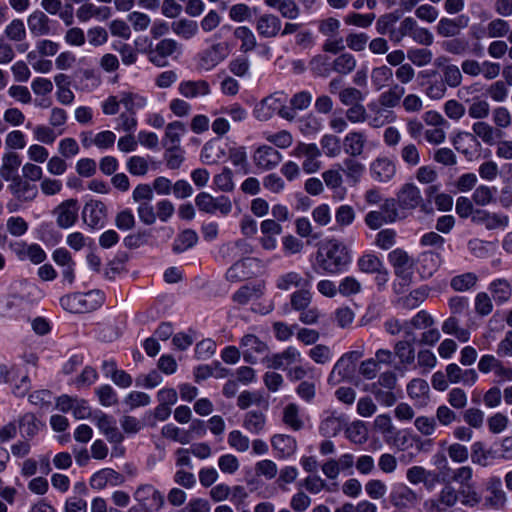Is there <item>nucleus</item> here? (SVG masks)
I'll return each mask as SVG.
<instances>
[{
    "mask_svg": "<svg viewBox=\"0 0 512 512\" xmlns=\"http://www.w3.org/2000/svg\"><path fill=\"white\" fill-rule=\"evenodd\" d=\"M93 421L110 443L120 444L124 440V435L116 426L112 416L99 411L94 414Z\"/></svg>",
    "mask_w": 512,
    "mask_h": 512,
    "instance_id": "nucleus-8",
    "label": "nucleus"
},
{
    "mask_svg": "<svg viewBox=\"0 0 512 512\" xmlns=\"http://www.w3.org/2000/svg\"><path fill=\"white\" fill-rule=\"evenodd\" d=\"M443 77L441 80L444 84L452 88L458 87L462 83V73L458 66L454 64L444 66Z\"/></svg>",
    "mask_w": 512,
    "mask_h": 512,
    "instance_id": "nucleus-62",
    "label": "nucleus"
},
{
    "mask_svg": "<svg viewBox=\"0 0 512 512\" xmlns=\"http://www.w3.org/2000/svg\"><path fill=\"white\" fill-rule=\"evenodd\" d=\"M273 448L278 451L282 457H287L293 454L296 450V441L293 437L278 434L273 436L272 440Z\"/></svg>",
    "mask_w": 512,
    "mask_h": 512,
    "instance_id": "nucleus-38",
    "label": "nucleus"
},
{
    "mask_svg": "<svg viewBox=\"0 0 512 512\" xmlns=\"http://www.w3.org/2000/svg\"><path fill=\"white\" fill-rule=\"evenodd\" d=\"M497 189L487 185H479L472 194V201L481 207L488 206L495 201Z\"/></svg>",
    "mask_w": 512,
    "mask_h": 512,
    "instance_id": "nucleus-40",
    "label": "nucleus"
},
{
    "mask_svg": "<svg viewBox=\"0 0 512 512\" xmlns=\"http://www.w3.org/2000/svg\"><path fill=\"white\" fill-rule=\"evenodd\" d=\"M407 57L417 67H423L432 61L433 54L426 48H414L408 50Z\"/></svg>",
    "mask_w": 512,
    "mask_h": 512,
    "instance_id": "nucleus-63",
    "label": "nucleus"
},
{
    "mask_svg": "<svg viewBox=\"0 0 512 512\" xmlns=\"http://www.w3.org/2000/svg\"><path fill=\"white\" fill-rule=\"evenodd\" d=\"M442 49L453 55H464L469 49V42L465 38L453 37L441 43Z\"/></svg>",
    "mask_w": 512,
    "mask_h": 512,
    "instance_id": "nucleus-49",
    "label": "nucleus"
},
{
    "mask_svg": "<svg viewBox=\"0 0 512 512\" xmlns=\"http://www.w3.org/2000/svg\"><path fill=\"white\" fill-rule=\"evenodd\" d=\"M234 37L241 42L240 51L247 53L256 47V37L251 29L246 26H239L234 30Z\"/></svg>",
    "mask_w": 512,
    "mask_h": 512,
    "instance_id": "nucleus-35",
    "label": "nucleus"
},
{
    "mask_svg": "<svg viewBox=\"0 0 512 512\" xmlns=\"http://www.w3.org/2000/svg\"><path fill=\"white\" fill-rule=\"evenodd\" d=\"M171 29L175 35L189 40L198 33L199 27L196 21L182 18L172 22Z\"/></svg>",
    "mask_w": 512,
    "mask_h": 512,
    "instance_id": "nucleus-27",
    "label": "nucleus"
},
{
    "mask_svg": "<svg viewBox=\"0 0 512 512\" xmlns=\"http://www.w3.org/2000/svg\"><path fill=\"white\" fill-rule=\"evenodd\" d=\"M88 294L75 293L72 295L63 296L60 299L61 306L72 313H80L86 310V297Z\"/></svg>",
    "mask_w": 512,
    "mask_h": 512,
    "instance_id": "nucleus-36",
    "label": "nucleus"
},
{
    "mask_svg": "<svg viewBox=\"0 0 512 512\" xmlns=\"http://www.w3.org/2000/svg\"><path fill=\"white\" fill-rule=\"evenodd\" d=\"M287 95L284 92L277 91L267 96L261 101L260 115L261 120H268L274 114L285 120L293 121L296 117V113L286 106Z\"/></svg>",
    "mask_w": 512,
    "mask_h": 512,
    "instance_id": "nucleus-2",
    "label": "nucleus"
},
{
    "mask_svg": "<svg viewBox=\"0 0 512 512\" xmlns=\"http://www.w3.org/2000/svg\"><path fill=\"white\" fill-rule=\"evenodd\" d=\"M395 119L396 116L392 110L382 108L381 106L374 110V114L372 116H367L368 124L373 128L383 127L386 124L394 122Z\"/></svg>",
    "mask_w": 512,
    "mask_h": 512,
    "instance_id": "nucleus-41",
    "label": "nucleus"
},
{
    "mask_svg": "<svg viewBox=\"0 0 512 512\" xmlns=\"http://www.w3.org/2000/svg\"><path fill=\"white\" fill-rule=\"evenodd\" d=\"M371 177L378 182H389L396 174V165L388 157H378L370 164Z\"/></svg>",
    "mask_w": 512,
    "mask_h": 512,
    "instance_id": "nucleus-10",
    "label": "nucleus"
},
{
    "mask_svg": "<svg viewBox=\"0 0 512 512\" xmlns=\"http://www.w3.org/2000/svg\"><path fill=\"white\" fill-rule=\"evenodd\" d=\"M397 202L403 210H413L421 205L423 198L419 188L412 184H404L397 193Z\"/></svg>",
    "mask_w": 512,
    "mask_h": 512,
    "instance_id": "nucleus-11",
    "label": "nucleus"
},
{
    "mask_svg": "<svg viewBox=\"0 0 512 512\" xmlns=\"http://www.w3.org/2000/svg\"><path fill=\"white\" fill-rule=\"evenodd\" d=\"M341 171L344 172L347 179L357 183L365 171V166L353 157H349L343 160Z\"/></svg>",
    "mask_w": 512,
    "mask_h": 512,
    "instance_id": "nucleus-39",
    "label": "nucleus"
},
{
    "mask_svg": "<svg viewBox=\"0 0 512 512\" xmlns=\"http://www.w3.org/2000/svg\"><path fill=\"white\" fill-rule=\"evenodd\" d=\"M225 157L224 148L217 142H207L201 151L203 163L212 165L220 162Z\"/></svg>",
    "mask_w": 512,
    "mask_h": 512,
    "instance_id": "nucleus-31",
    "label": "nucleus"
},
{
    "mask_svg": "<svg viewBox=\"0 0 512 512\" xmlns=\"http://www.w3.org/2000/svg\"><path fill=\"white\" fill-rule=\"evenodd\" d=\"M478 280L476 274L467 272L461 275L454 276L451 279L450 285L455 291H467L472 288Z\"/></svg>",
    "mask_w": 512,
    "mask_h": 512,
    "instance_id": "nucleus-55",
    "label": "nucleus"
},
{
    "mask_svg": "<svg viewBox=\"0 0 512 512\" xmlns=\"http://www.w3.org/2000/svg\"><path fill=\"white\" fill-rule=\"evenodd\" d=\"M366 142L367 138L365 133L359 131L350 132L345 136L343 141L344 151L353 158L360 156L364 151Z\"/></svg>",
    "mask_w": 512,
    "mask_h": 512,
    "instance_id": "nucleus-23",
    "label": "nucleus"
},
{
    "mask_svg": "<svg viewBox=\"0 0 512 512\" xmlns=\"http://www.w3.org/2000/svg\"><path fill=\"white\" fill-rule=\"evenodd\" d=\"M283 420L286 425L295 431L302 429L304 426V422L299 416V408L294 403H290L284 408Z\"/></svg>",
    "mask_w": 512,
    "mask_h": 512,
    "instance_id": "nucleus-52",
    "label": "nucleus"
},
{
    "mask_svg": "<svg viewBox=\"0 0 512 512\" xmlns=\"http://www.w3.org/2000/svg\"><path fill=\"white\" fill-rule=\"evenodd\" d=\"M428 392L429 385L423 379H412L407 385V393L412 399H426Z\"/></svg>",
    "mask_w": 512,
    "mask_h": 512,
    "instance_id": "nucleus-61",
    "label": "nucleus"
},
{
    "mask_svg": "<svg viewBox=\"0 0 512 512\" xmlns=\"http://www.w3.org/2000/svg\"><path fill=\"white\" fill-rule=\"evenodd\" d=\"M354 372L355 367L346 358L340 357L330 372L327 382L331 386H336L343 381H350Z\"/></svg>",
    "mask_w": 512,
    "mask_h": 512,
    "instance_id": "nucleus-20",
    "label": "nucleus"
},
{
    "mask_svg": "<svg viewBox=\"0 0 512 512\" xmlns=\"http://www.w3.org/2000/svg\"><path fill=\"white\" fill-rule=\"evenodd\" d=\"M229 159L236 168V173L247 175L250 172V165L247 160L245 147H233L229 149Z\"/></svg>",
    "mask_w": 512,
    "mask_h": 512,
    "instance_id": "nucleus-30",
    "label": "nucleus"
},
{
    "mask_svg": "<svg viewBox=\"0 0 512 512\" xmlns=\"http://www.w3.org/2000/svg\"><path fill=\"white\" fill-rule=\"evenodd\" d=\"M416 24V20L412 17L404 18L395 31L391 33V41L395 43H400L404 37H411L414 26Z\"/></svg>",
    "mask_w": 512,
    "mask_h": 512,
    "instance_id": "nucleus-56",
    "label": "nucleus"
},
{
    "mask_svg": "<svg viewBox=\"0 0 512 512\" xmlns=\"http://www.w3.org/2000/svg\"><path fill=\"white\" fill-rule=\"evenodd\" d=\"M316 261L324 272L335 275L348 266L351 258L347 247L342 242L332 239L319 249Z\"/></svg>",
    "mask_w": 512,
    "mask_h": 512,
    "instance_id": "nucleus-1",
    "label": "nucleus"
},
{
    "mask_svg": "<svg viewBox=\"0 0 512 512\" xmlns=\"http://www.w3.org/2000/svg\"><path fill=\"white\" fill-rule=\"evenodd\" d=\"M389 502L397 509H411L418 503L417 494L405 484H396L389 494Z\"/></svg>",
    "mask_w": 512,
    "mask_h": 512,
    "instance_id": "nucleus-5",
    "label": "nucleus"
},
{
    "mask_svg": "<svg viewBox=\"0 0 512 512\" xmlns=\"http://www.w3.org/2000/svg\"><path fill=\"white\" fill-rule=\"evenodd\" d=\"M356 59L350 53H342L335 58L332 64V70L341 75H347L356 68Z\"/></svg>",
    "mask_w": 512,
    "mask_h": 512,
    "instance_id": "nucleus-43",
    "label": "nucleus"
},
{
    "mask_svg": "<svg viewBox=\"0 0 512 512\" xmlns=\"http://www.w3.org/2000/svg\"><path fill=\"white\" fill-rule=\"evenodd\" d=\"M490 290L494 300L499 303L506 302L512 294V287L505 279H497L493 281L490 284Z\"/></svg>",
    "mask_w": 512,
    "mask_h": 512,
    "instance_id": "nucleus-47",
    "label": "nucleus"
},
{
    "mask_svg": "<svg viewBox=\"0 0 512 512\" xmlns=\"http://www.w3.org/2000/svg\"><path fill=\"white\" fill-rule=\"evenodd\" d=\"M471 128L473 133L466 134L473 139H481L483 143L489 146L494 145L502 134L501 131L484 120L474 122Z\"/></svg>",
    "mask_w": 512,
    "mask_h": 512,
    "instance_id": "nucleus-14",
    "label": "nucleus"
},
{
    "mask_svg": "<svg viewBox=\"0 0 512 512\" xmlns=\"http://www.w3.org/2000/svg\"><path fill=\"white\" fill-rule=\"evenodd\" d=\"M124 482V477L117 471L105 468L96 472L90 480L92 488L103 489L107 484L113 486L121 485Z\"/></svg>",
    "mask_w": 512,
    "mask_h": 512,
    "instance_id": "nucleus-22",
    "label": "nucleus"
},
{
    "mask_svg": "<svg viewBox=\"0 0 512 512\" xmlns=\"http://www.w3.org/2000/svg\"><path fill=\"white\" fill-rule=\"evenodd\" d=\"M51 20L40 10L32 12L27 18V25L30 33L35 37L49 35L51 32Z\"/></svg>",
    "mask_w": 512,
    "mask_h": 512,
    "instance_id": "nucleus-21",
    "label": "nucleus"
},
{
    "mask_svg": "<svg viewBox=\"0 0 512 512\" xmlns=\"http://www.w3.org/2000/svg\"><path fill=\"white\" fill-rule=\"evenodd\" d=\"M179 49V43L171 38L160 40L154 49L149 52V60L158 67L167 64L166 58L174 54Z\"/></svg>",
    "mask_w": 512,
    "mask_h": 512,
    "instance_id": "nucleus-9",
    "label": "nucleus"
},
{
    "mask_svg": "<svg viewBox=\"0 0 512 512\" xmlns=\"http://www.w3.org/2000/svg\"><path fill=\"white\" fill-rule=\"evenodd\" d=\"M312 302V293L310 288H303L293 292L290 296V304L293 310L301 311L310 306Z\"/></svg>",
    "mask_w": 512,
    "mask_h": 512,
    "instance_id": "nucleus-48",
    "label": "nucleus"
},
{
    "mask_svg": "<svg viewBox=\"0 0 512 512\" xmlns=\"http://www.w3.org/2000/svg\"><path fill=\"white\" fill-rule=\"evenodd\" d=\"M19 427L22 430L24 436L32 438L35 436L40 428V422L32 413L24 414L19 420Z\"/></svg>",
    "mask_w": 512,
    "mask_h": 512,
    "instance_id": "nucleus-60",
    "label": "nucleus"
},
{
    "mask_svg": "<svg viewBox=\"0 0 512 512\" xmlns=\"http://www.w3.org/2000/svg\"><path fill=\"white\" fill-rule=\"evenodd\" d=\"M394 358L397 357L399 363L395 369L404 373L415 362V349L407 341H397L394 345Z\"/></svg>",
    "mask_w": 512,
    "mask_h": 512,
    "instance_id": "nucleus-19",
    "label": "nucleus"
},
{
    "mask_svg": "<svg viewBox=\"0 0 512 512\" xmlns=\"http://www.w3.org/2000/svg\"><path fill=\"white\" fill-rule=\"evenodd\" d=\"M312 281L313 275L310 272H306L302 275L296 271H289L278 277L276 287L282 291L291 289L301 290L303 288H311Z\"/></svg>",
    "mask_w": 512,
    "mask_h": 512,
    "instance_id": "nucleus-7",
    "label": "nucleus"
},
{
    "mask_svg": "<svg viewBox=\"0 0 512 512\" xmlns=\"http://www.w3.org/2000/svg\"><path fill=\"white\" fill-rule=\"evenodd\" d=\"M161 434L165 438L172 439L181 444H188L191 441L190 431H182L173 424H167L162 427Z\"/></svg>",
    "mask_w": 512,
    "mask_h": 512,
    "instance_id": "nucleus-54",
    "label": "nucleus"
},
{
    "mask_svg": "<svg viewBox=\"0 0 512 512\" xmlns=\"http://www.w3.org/2000/svg\"><path fill=\"white\" fill-rule=\"evenodd\" d=\"M137 503H141L155 511L163 508L165 503L164 495L152 484H140L133 493Z\"/></svg>",
    "mask_w": 512,
    "mask_h": 512,
    "instance_id": "nucleus-4",
    "label": "nucleus"
},
{
    "mask_svg": "<svg viewBox=\"0 0 512 512\" xmlns=\"http://www.w3.org/2000/svg\"><path fill=\"white\" fill-rule=\"evenodd\" d=\"M126 168L133 176H144L149 171V163L145 157L131 156L126 162Z\"/></svg>",
    "mask_w": 512,
    "mask_h": 512,
    "instance_id": "nucleus-58",
    "label": "nucleus"
},
{
    "mask_svg": "<svg viewBox=\"0 0 512 512\" xmlns=\"http://www.w3.org/2000/svg\"><path fill=\"white\" fill-rule=\"evenodd\" d=\"M468 103V115L470 118L480 121L486 119L490 114V104L479 96L466 100Z\"/></svg>",
    "mask_w": 512,
    "mask_h": 512,
    "instance_id": "nucleus-28",
    "label": "nucleus"
},
{
    "mask_svg": "<svg viewBox=\"0 0 512 512\" xmlns=\"http://www.w3.org/2000/svg\"><path fill=\"white\" fill-rule=\"evenodd\" d=\"M186 132L184 123L174 121L169 123L165 129V136L163 138V146L169 150H179V145L182 135Z\"/></svg>",
    "mask_w": 512,
    "mask_h": 512,
    "instance_id": "nucleus-25",
    "label": "nucleus"
},
{
    "mask_svg": "<svg viewBox=\"0 0 512 512\" xmlns=\"http://www.w3.org/2000/svg\"><path fill=\"white\" fill-rule=\"evenodd\" d=\"M428 76L432 79L427 82L426 95L433 100L443 98L447 92V87L441 78H437L438 72L435 70L431 71Z\"/></svg>",
    "mask_w": 512,
    "mask_h": 512,
    "instance_id": "nucleus-37",
    "label": "nucleus"
},
{
    "mask_svg": "<svg viewBox=\"0 0 512 512\" xmlns=\"http://www.w3.org/2000/svg\"><path fill=\"white\" fill-rule=\"evenodd\" d=\"M76 16L81 22H86L92 17L108 19L110 17V8L97 7L92 3H85L77 9Z\"/></svg>",
    "mask_w": 512,
    "mask_h": 512,
    "instance_id": "nucleus-29",
    "label": "nucleus"
},
{
    "mask_svg": "<svg viewBox=\"0 0 512 512\" xmlns=\"http://www.w3.org/2000/svg\"><path fill=\"white\" fill-rule=\"evenodd\" d=\"M78 201L76 199H67L60 203L54 210L56 223L62 229L72 227L78 219Z\"/></svg>",
    "mask_w": 512,
    "mask_h": 512,
    "instance_id": "nucleus-6",
    "label": "nucleus"
},
{
    "mask_svg": "<svg viewBox=\"0 0 512 512\" xmlns=\"http://www.w3.org/2000/svg\"><path fill=\"white\" fill-rule=\"evenodd\" d=\"M299 129L304 135H313L322 128L321 120L313 114H307L298 121Z\"/></svg>",
    "mask_w": 512,
    "mask_h": 512,
    "instance_id": "nucleus-59",
    "label": "nucleus"
},
{
    "mask_svg": "<svg viewBox=\"0 0 512 512\" xmlns=\"http://www.w3.org/2000/svg\"><path fill=\"white\" fill-rule=\"evenodd\" d=\"M488 491L492 494L490 498L487 499V501L495 507L502 506L506 502V494L504 490L502 489V482L501 479L498 477H493L489 480Z\"/></svg>",
    "mask_w": 512,
    "mask_h": 512,
    "instance_id": "nucleus-44",
    "label": "nucleus"
},
{
    "mask_svg": "<svg viewBox=\"0 0 512 512\" xmlns=\"http://www.w3.org/2000/svg\"><path fill=\"white\" fill-rule=\"evenodd\" d=\"M473 222L483 224L487 230L506 228L509 224V217L504 214L491 213L487 210L476 209L473 213Z\"/></svg>",
    "mask_w": 512,
    "mask_h": 512,
    "instance_id": "nucleus-12",
    "label": "nucleus"
},
{
    "mask_svg": "<svg viewBox=\"0 0 512 512\" xmlns=\"http://www.w3.org/2000/svg\"><path fill=\"white\" fill-rule=\"evenodd\" d=\"M105 217L106 206L101 201H90L84 206L82 218L89 227H101Z\"/></svg>",
    "mask_w": 512,
    "mask_h": 512,
    "instance_id": "nucleus-16",
    "label": "nucleus"
},
{
    "mask_svg": "<svg viewBox=\"0 0 512 512\" xmlns=\"http://www.w3.org/2000/svg\"><path fill=\"white\" fill-rule=\"evenodd\" d=\"M404 94L405 88L402 85L395 83L391 85L388 90L382 92L379 95V106L388 110H392L393 108L400 105Z\"/></svg>",
    "mask_w": 512,
    "mask_h": 512,
    "instance_id": "nucleus-24",
    "label": "nucleus"
},
{
    "mask_svg": "<svg viewBox=\"0 0 512 512\" xmlns=\"http://www.w3.org/2000/svg\"><path fill=\"white\" fill-rule=\"evenodd\" d=\"M293 156L303 159L302 169L307 174L316 173L321 168V151L315 143H298L293 150Z\"/></svg>",
    "mask_w": 512,
    "mask_h": 512,
    "instance_id": "nucleus-3",
    "label": "nucleus"
},
{
    "mask_svg": "<svg viewBox=\"0 0 512 512\" xmlns=\"http://www.w3.org/2000/svg\"><path fill=\"white\" fill-rule=\"evenodd\" d=\"M281 160L282 155L276 148L267 145L258 147V167L270 170L275 168Z\"/></svg>",
    "mask_w": 512,
    "mask_h": 512,
    "instance_id": "nucleus-26",
    "label": "nucleus"
},
{
    "mask_svg": "<svg viewBox=\"0 0 512 512\" xmlns=\"http://www.w3.org/2000/svg\"><path fill=\"white\" fill-rule=\"evenodd\" d=\"M10 181L9 190L17 200L31 202L37 197V187L23 180L20 176H14Z\"/></svg>",
    "mask_w": 512,
    "mask_h": 512,
    "instance_id": "nucleus-15",
    "label": "nucleus"
},
{
    "mask_svg": "<svg viewBox=\"0 0 512 512\" xmlns=\"http://www.w3.org/2000/svg\"><path fill=\"white\" fill-rule=\"evenodd\" d=\"M428 296V289L421 287L411 291L407 296L403 297L400 301L403 308L414 309L418 307Z\"/></svg>",
    "mask_w": 512,
    "mask_h": 512,
    "instance_id": "nucleus-57",
    "label": "nucleus"
},
{
    "mask_svg": "<svg viewBox=\"0 0 512 512\" xmlns=\"http://www.w3.org/2000/svg\"><path fill=\"white\" fill-rule=\"evenodd\" d=\"M21 165V159L15 152L4 154L2 158V166L0 168V175L3 179L9 181L14 176L13 174L18 170Z\"/></svg>",
    "mask_w": 512,
    "mask_h": 512,
    "instance_id": "nucleus-34",
    "label": "nucleus"
},
{
    "mask_svg": "<svg viewBox=\"0 0 512 512\" xmlns=\"http://www.w3.org/2000/svg\"><path fill=\"white\" fill-rule=\"evenodd\" d=\"M359 270L366 274H374L384 266L383 262L374 254H365L357 261Z\"/></svg>",
    "mask_w": 512,
    "mask_h": 512,
    "instance_id": "nucleus-51",
    "label": "nucleus"
},
{
    "mask_svg": "<svg viewBox=\"0 0 512 512\" xmlns=\"http://www.w3.org/2000/svg\"><path fill=\"white\" fill-rule=\"evenodd\" d=\"M227 55V47L224 43L213 44L201 54L199 65L202 69L209 71L221 63Z\"/></svg>",
    "mask_w": 512,
    "mask_h": 512,
    "instance_id": "nucleus-13",
    "label": "nucleus"
},
{
    "mask_svg": "<svg viewBox=\"0 0 512 512\" xmlns=\"http://www.w3.org/2000/svg\"><path fill=\"white\" fill-rule=\"evenodd\" d=\"M255 265L254 258H241L227 270L226 278L232 282L249 279L254 274Z\"/></svg>",
    "mask_w": 512,
    "mask_h": 512,
    "instance_id": "nucleus-18",
    "label": "nucleus"
},
{
    "mask_svg": "<svg viewBox=\"0 0 512 512\" xmlns=\"http://www.w3.org/2000/svg\"><path fill=\"white\" fill-rule=\"evenodd\" d=\"M4 35L11 41L20 42L26 38V28L23 20L13 19L4 29Z\"/></svg>",
    "mask_w": 512,
    "mask_h": 512,
    "instance_id": "nucleus-53",
    "label": "nucleus"
},
{
    "mask_svg": "<svg viewBox=\"0 0 512 512\" xmlns=\"http://www.w3.org/2000/svg\"><path fill=\"white\" fill-rule=\"evenodd\" d=\"M341 169V164H335L333 168L328 169L322 173V178L325 185L335 192L339 189L343 190V177L341 174Z\"/></svg>",
    "mask_w": 512,
    "mask_h": 512,
    "instance_id": "nucleus-42",
    "label": "nucleus"
},
{
    "mask_svg": "<svg viewBox=\"0 0 512 512\" xmlns=\"http://www.w3.org/2000/svg\"><path fill=\"white\" fill-rule=\"evenodd\" d=\"M492 120L494 127L501 131V129H506L511 125L512 116L506 107L499 106L493 109Z\"/></svg>",
    "mask_w": 512,
    "mask_h": 512,
    "instance_id": "nucleus-64",
    "label": "nucleus"
},
{
    "mask_svg": "<svg viewBox=\"0 0 512 512\" xmlns=\"http://www.w3.org/2000/svg\"><path fill=\"white\" fill-rule=\"evenodd\" d=\"M393 78V71L386 65L373 68L371 71V83L375 91H380L386 87Z\"/></svg>",
    "mask_w": 512,
    "mask_h": 512,
    "instance_id": "nucleus-33",
    "label": "nucleus"
},
{
    "mask_svg": "<svg viewBox=\"0 0 512 512\" xmlns=\"http://www.w3.org/2000/svg\"><path fill=\"white\" fill-rule=\"evenodd\" d=\"M281 27L280 19L271 14L263 15L258 19V33L265 37L275 36Z\"/></svg>",
    "mask_w": 512,
    "mask_h": 512,
    "instance_id": "nucleus-32",
    "label": "nucleus"
},
{
    "mask_svg": "<svg viewBox=\"0 0 512 512\" xmlns=\"http://www.w3.org/2000/svg\"><path fill=\"white\" fill-rule=\"evenodd\" d=\"M178 91L180 95L186 99H195L208 96L211 93V87L210 84L203 79L185 80L180 82Z\"/></svg>",
    "mask_w": 512,
    "mask_h": 512,
    "instance_id": "nucleus-17",
    "label": "nucleus"
},
{
    "mask_svg": "<svg viewBox=\"0 0 512 512\" xmlns=\"http://www.w3.org/2000/svg\"><path fill=\"white\" fill-rule=\"evenodd\" d=\"M399 15L396 12L386 13L381 15L376 21V31L380 35H389V39L391 40V33L395 31V25L399 20Z\"/></svg>",
    "mask_w": 512,
    "mask_h": 512,
    "instance_id": "nucleus-45",
    "label": "nucleus"
},
{
    "mask_svg": "<svg viewBox=\"0 0 512 512\" xmlns=\"http://www.w3.org/2000/svg\"><path fill=\"white\" fill-rule=\"evenodd\" d=\"M198 241V236L195 231L191 229L184 230L175 239L173 244V251L176 253L184 252L192 248Z\"/></svg>",
    "mask_w": 512,
    "mask_h": 512,
    "instance_id": "nucleus-46",
    "label": "nucleus"
},
{
    "mask_svg": "<svg viewBox=\"0 0 512 512\" xmlns=\"http://www.w3.org/2000/svg\"><path fill=\"white\" fill-rule=\"evenodd\" d=\"M120 102L124 105L127 112L135 115L136 110L143 108L146 105L147 100L145 97L138 94L124 92L121 94Z\"/></svg>",
    "mask_w": 512,
    "mask_h": 512,
    "instance_id": "nucleus-50",
    "label": "nucleus"
}]
</instances>
